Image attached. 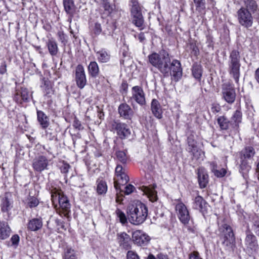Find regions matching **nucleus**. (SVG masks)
Returning <instances> with one entry per match:
<instances>
[{
  "instance_id": "f257e3e1",
  "label": "nucleus",
  "mask_w": 259,
  "mask_h": 259,
  "mask_svg": "<svg viewBox=\"0 0 259 259\" xmlns=\"http://www.w3.org/2000/svg\"><path fill=\"white\" fill-rule=\"evenodd\" d=\"M149 62L156 68L164 77L169 75L175 81H179L182 76L180 62L176 59L171 61L168 53L162 50L158 53H153L148 56Z\"/></svg>"
},
{
  "instance_id": "f03ea898",
  "label": "nucleus",
  "mask_w": 259,
  "mask_h": 259,
  "mask_svg": "<svg viewBox=\"0 0 259 259\" xmlns=\"http://www.w3.org/2000/svg\"><path fill=\"white\" fill-rule=\"evenodd\" d=\"M127 214L131 223L139 225L146 220L148 215V208L144 204L139 202L135 205L128 206Z\"/></svg>"
},
{
  "instance_id": "7ed1b4c3",
  "label": "nucleus",
  "mask_w": 259,
  "mask_h": 259,
  "mask_svg": "<svg viewBox=\"0 0 259 259\" xmlns=\"http://www.w3.org/2000/svg\"><path fill=\"white\" fill-rule=\"evenodd\" d=\"M219 232L220 241L225 249L233 250L235 246V238L231 226L223 224L219 226Z\"/></svg>"
},
{
  "instance_id": "20e7f679",
  "label": "nucleus",
  "mask_w": 259,
  "mask_h": 259,
  "mask_svg": "<svg viewBox=\"0 0 259 259\" xmlns=\"http://www.w3.org/2000/svg\"><path fill=\"white\" fill-rule=\"evenodd\" d=\"M52 201L55 207L58 203L59 207L57 212L61 215L66 218L69 217L70 213V204L67 197L61 192L52 193Z\"/></svg>"
},
{
  "instance_id": "39448f33",
  "label": "nucleus",
  "mask_w": 259,
  "mask_h": 259,
  "mask_svg": "<svg viewBox=\"0 0 259 259\" xmlns=\"http://www.w3.org/2000/svg\"><path fill=\"white\" fill-rule=\"evenodd\" d=\"M240 53L238 50H233L230 52L228 62L229 72L237 83L239 82L240 75Z\"/></svg>"
},
{
  "instance_id": "423d86ee",
  "label": "nucleus",
  "mask_w": 259,
  "mask_h": 259,
  "mask_svg": "<svg viewBox=\"0 0 259 259\" xmlns=\"http://www.w3.org/2000/svg\"><path fill=\"white\" fill-rule=\"evenodd\" d=\"M131 13L132 17L133 23L140 30L144 29V18L141 12V8L137 0H131Z\"/></svg>"
},
{
  "instance_id": "0eeeda50",
  "label": "nucleus",
  "mask_w": 259,
  "mask_h": 259,
  "mask_svg": "<svg viewBox=\"0 0 259 259\" xmlns=\"http://www.w3.org/2000/svg\"><path fill=\"white\" fill-rule=\"evenodd\" d=\"M112 131L116 132L120 139L123 140L130 137L131 132L128 125L119 120H114L111 123Z\"/></svg>"
},
{
  "instance_id": "6e6552de",
  "label": "nucleus",
  "mask_w": 259,
  "mask_h": 259,
  "mask_svg": "<svg viewBox=\"0 0 259 259\" xmlns=\"http://www.w3.org/2000/svg\"><path fill=\"white\" fill-rule=\"evenodd\" d=\"M134 101L141 106L146 104L145 93L140 86H134L132 89V96L130 97L127 102L134 107Z\"/></svg>"
},
{
  "instance_id": "1a4fd4ad",
  "label": "nucleus",
  "mask_w": 259,
  "mask_h": 259,
  "mask_svg": "<svg viewBox=\"0 0 259 259\" xmlns=\"http://www.w3.org/2000/svg\"><path fill=\"white\" fill-rule=\"evenodd\" d=\"M116 179H114V185L116 190H120V185H123L129 181L125 169L120 164H117L115 168Z\"/></svg>"
},
{
  "instance_id": "9d476101",
  "label": "nucleus",
  "mask_w": 259,
  "mask_h": 259,
  "mask_svg": "<svg viewBox=\"0 0 259 259\" xmlns=\"http://www.w3.org/2000/svg\"><path fill=\"white\" fill-rule=\"evenodd\" d=\"M237 18L239 24L245 28L252 26L253 17L251 13L246 9L240 8L237 11Z\"/></svg>"
},
{
  "instance_id": "9b49d317",
  "label": "nucleus",
  "mask_w": 259,
  "mask_h": 259,
  "mask_svg": "<svg viewBox=\"0 0 259 259\" xmlns=\"http://www.w3.org/2000/svg\"><path fill=\"white\" fill-rule=\"evenodd\" d=\"M175 209L181 222L184 225L188 224L191 217L186 205L183 203L180 202L176 205Z\"/></svg>"
},
{
  "instance_id": "f8f14e48",
  "label": "nucleus",
  "mask_w": 259,
  "mask_h": 259,
  "mask_svg": "<svg viewBox=\"0 0 259 259\" xmlns=\"http://www.w3.org/2000/svg\"><path fill=\"white\" fill-rule=\"evenodd\" d=\"M223 98L229 104H232L236 99L235 90L230 83L224 84L222 86Z\"/></svg>"
},
{
  "instance_id": "ddd939ff",
  "label": "nucleus",
  "mask_w": 259,
  "mask_h": 259,
  "mask_svg": "<svg viewBox=\"0 0 259 259\" xmlns=\"http://www.w3.org/2000/svg\"><path fill=\"white\" fill-rule=\"evenodd\" d=\"M245 245L247 251L250 253L256 252L258 249L257 238L256 236L250 231L246 232V236L245 239Z\"/></svg>"
},
{
  "instance_id": "4468645a",
  "label": "nucleus",
  "mask_w": 259,
  "mask_h": 259,
  "mask_svg": "<svg viewBox=\"0 0 259 259\" xmlns=\"http://www.w3.org/2000/svg\"><path fill=\"white\" fill-rule=\"evenodd\" d=\"M75 80L76 85L80 89H82L87 84V78L83 66L78 64L75 68Z\"/></svg>"
},
{
  "instance_id": "2eb2a0df",
  "label": "nucleus",
  "mask_w": 259,
  "mask_h": 259,
  "mask_svg": "<svg viewBox=\"0 0 259 259\" xmlns=\"http://www.w3.org/2000/svg\"><path fill=\"white\" fill-rule=\"evenodd\" d=\"M48 165V159L44 155H39L36 157L32 162V167L33 169L39 172L45 169H47Z\"/></svg>"
},
{
  "instance_id": "dca6fc26",
  "label": "nucleus",
  "mask_w": 259,
  "mask_h": 259,
  "mask_svg": "<svg viewBox=\"0 0 259 259\" xmlns=\"http://www.w3.org/2000/svg\"><path fill=\"white\" fill-rule=\"evenodd\" d=\"M132 238L134 243L139 246H145L150 241L149 236L141 230L133 232Z\"/></svg>"
},
{
  "instance_id": "f3484780",
  "label": "nucleus",
  "mask_w": 259,
  "mask_h": 259,
  "mask_svg": "<svg viewBox=\"0 0 259 259\" xmlns=\"http://www.w3.org/2000/svg\"><path fill=\"white\" fill-rule=\"evenodd\" d=\"M119 116L125 120H131L134 117V112L131 106L126 103H121L118 108Z\"/></svg>"
},
{
  "instance_id": "a211bd4d",
  "label": "nucleus",
  "mask_w": 259,
  "mask_h": 259,
  "mask_svg": "<svg viewBox=\"0 0 259 259\" xmlns=\"http://www.w3.org/2000/svg\"><path fill=\"white\" fill-rule=\"evenodd\" d=\"M117 240L120 248L128 250L131 248L132 241L131 237L125 232H121L117 234Z\"/></svg>"
},
{
  "instance_id": "6ab92c4d",
  "label": "nucleus",
  "mask_w": 259,
  "mask_h": 259,
  "mask_svg": "<svg viewBox=\"0 0 259 259\" xmlns=\"http://www.w3.org/2000/svg\"><path fill=\"white\" fill-rule=\"evenodd\" d=\"M11 194L6 193L1 199V208L3 212L9 213L13 207V201Z\"/></svg>"
},
{
  "instance_id": "aec40b11",
  "label": "nucleus",
  "mask_w": 259,
  "mask_h": 259,
  "mask_svg": "<svg viewBox=\"0 0 259 259\" xmlns=\"http://www.w3.org/2000/svg\"><path fill=\"white\" fill-rule=\"evenodd\" d=\"M208 204L200 196H196L193 203V208L199 210L203 215L207 212Z\"/></svg>"
},
{
  "instance_id": "412c9836",
  "label": "nucleus",
  "mask_w": 259,
  "mask_h": 259,
  "mask_svg": "<svg viewBox=\"0 0 259 259\" xmlns=\"http://www.w3.org/2000/svg\"><path fill=\"white\" fill-rule=\"evenodd\" d=\"M29 98L28 91L26 88L17 90L14 96V100L18 104H22L23 102H28Z\"/></svg>"
},
{
  "instance_id": "4be33fe9",
  "label": "nucleus",
  "mask_w": 259,
  "mask_h": 259,
  "mask_svg": "<svg viewBox=\"0 0 259 259\" xmlns=\"http://www.w3.org/2000/svg\"><path fill=\"white\" fill-rule=\"evenodd\" d=\"M242 114L240 109L236 110L230 119V124L235 132H238L239 124L242 121Z\"/></svg>"
},
{
  "instance_id": "5701e85b",
  "label": "nucleus",
  "mask_w": 259,
  "mask_h": 259,
  "mask_svg": "<svg viewBox=\"0 0 259 259\" xmlns=\"http://www.w3.org/2000/svg\"><path fill=\"white\" fill-rule=\"evenodd\" d=\"M198 182L201 188H204L208 183V175L205 168L200 167L197 170Z\"/></svg>"
},
{
  "instance_id": "b1692460",
  "label": "nucleus",
  "mask_w": 259,
  "mask_h": 259,
  "mask_svg": "<svg viewBox=\"0 0 259 259\" xmlns=\"http://www.w3.org/2000/svg\"><path fill=\"white\" fill-rule=\"evenodd\" d=\"M11 229L8 223L5 221H0V239L5 240L9 237Z\"/></svg>"
},
{
  "instance_id": "393cba45",
  "label": "nucleus",
  "mask_w": 259,
  "mask_h": 259,
  "mask_svg": "<svg viewBox=\"0 0 259 259\" xmlns=\"http://www.w3.org/2000/svg\"><path fill=\"white\" fill-rule=\"evenodd\" d=\"M151 110L154 116L158 119L162 117V110L161 105L156 99H153L151 103Z\"/></svg>"
},
{
  "instance_id": "a878e982",
  "label": "nucleus",
  "mask_w": 259,
  "mask_h": 259,
  "mask_svg": "<svg viewBox=\"0 0 259 259\" xmlns=\"http://www.w3.org/2000/svg\"><path fill=\"white\" fill-rule=\"evenodd\" d=\"M42 227V221L41 218H33L29 221L27 229L31 231H37Z\"/></svg>"
},
{
  "instance_id": "bb28decb",
  "label": "nucleus",
  "mask_w": 259,
  "mask_h": 259,
  "mask_svg": "<svg viewBox=\"0 0 259 259\" xmlns=\"http://www.w3.org/2000/svg\"><path fill=\"white\" fill-rule=\"evenodd\" d=\"M37 118L42 128H46L50 124L49 119L42 111L37 110Z\"/></svg>"
},
{
  "instance_id": "cd10ccee",
  "label": "nucleus",
  "mask_w": 259,
  "mask_h": 259,
  "mask_svg": "<svg viewBox=\"0 0 259 259\" xmlns=\"http://www.w3.org/2000/svg\"><path fill=\"white\" fill-rule=\"evenodd\" d=\"M156 186L153 185L152 187H145L143 190L145 194L152 202L156 201L157 199V192L155 190Z\"/></svg>"
},
{
  "instance_id": "c85d7f7f",
  "label": "nucleus",
  "mask_w": 259,
  "mask_h": 259,
  "mask_svg": "<svg viewBox=\"0 0 259 259\" xmlns=\"http://www.w3.org/2000/svg\"><path fill=\"white\" fill-rule=\"evenodd\" d=\"M255 153V150L252 147H246L241 152V159L244 160L250 159L254 156Z\"/></svg>"
},
{
  "instance_id": "c756f323",
  "label": "nucleus",
  "mask_w": 259,
  "mask_h": 259,
  "mask_svg": "<svg viewBox=\"0 0 259 259\" xmlns=\"http://www.w3.org/2000/svg\"><path fill=\"white\" fill-rule=\"evenodd\" d=\"M97 60L101 63L108 62L110 59V55L105 49H101L98 51H95Z\"/></svg>"
},
{
  "instance_id": "7c9ffc66",
  "label": "nucleus",
  "mask_w": 259,
  "mask_h": 259,
  "mask_svg": "<svg viewBox=\"0 0 259 259\" xmlns=\"http://www.w3.org/2000/svg\"><path fill=\"white\" fill-rule=\"evenodd\" d=\"M63 5L65 12L70 17H72L76 9L73 0H63Z\"/></svg>"
},
{
  "instance_id": "2f4dec72",
  "label": "nucleus",
  "mask_w": 259,
  "mask_h": 259,
  "mask_svg": "<svg viewBox=\"0 0 259 259\" xmlns=\"http://www.w3.org/2000/svg\"><path fill=\"white\" fill-rule=\"evenodd\" d=\"M88 70L89 75L94 78L97 77L99 74V68L96 61H92L90 63Z\"/></svg>"
},
{
  "instance_id": "473e14b6",
  "label": "nucleus",
  "mask_w": 259,
  "mask_h": 259,
  "mask_svg": "<svg viewBox=\"0 0 259 259\" xmlns=\"http://www.w3.org/2000/svg\"><path fill=\"white\" fill-rule=\"evenodd\" d=\"M192 73L194 77L200 81L202 74V67L201 65L195 63L192 68Z\"/></svg>"
},
{
  "instance_id": "72a5a7b5",
  "label": "nucleus",
  "mask_w": 259,
  "mask_h": 259,
  "mask_svg": "<svg viewBox=\"0 0 259 259\" xmlns=\"http://www.w3.org/2000/svg\"><path fill=\"white\" fill-rule=\"evenodd\" d=\"M47 45L50 54L52 56H56L58 52V48L56 41L53 39H49Z\"/></svg>"
},
{
  "instance_id": "f704fd0d",
  "label": "nucleus",
  "mask_w": 259,
  "mask_h": 259,
  "mask_svg": "<svg viewBox=\"0 0 259 259\" xmlns=\"http://www.w3.org/2000/svg\"><path fill=\"white\" fill-rule=\"evenodd\" d=\"M97 192L99 194H105L107 190V186L105 181L99 178L96 182Z\"/></svg>"
},
{
  "instance_id": "c9c22d12",
  "label": "nucleus",
  "mask_w": 259,
  "mask_h": 259,
  "mask_svg": "<svg viewBox=\"0 0 259 259\" xmlns=\"http://www.w3.org/2000/svg\"><path fill=\"white\" fill-rule=\"evenodd\" d=\"M251 167L248 164L246 160H241V162L240 165L239 171L242 174V176L244 178H246L247 177V174L250 170Z\"/></svg>"
},
{
  "instance_id": "e433bc0d",
  "label": "nucleus",
  "mask_w": 259,
  "mask_h": 259,
  "mask_svg": "<svg viewBox=\"0 0 259 259\" xmlns=\"http://www.w3.org/2000/svg\"><path fill=\"white\" fill-rule=\"evenodd\" d=\"M245 7L241 8L246 9L251 13H254L257 9V4L254 0H244Z\"/></svg>"
},
{
  "instance_id": "4c0bfd02",
  "label": "nucleus",
  "mask_w": 259,
  "mask_h": 259,
  "mask_svg": "<svg viewBox=\"0 0 259 259\" xmlns=\"http://www.w3.org/2000/svg\"><path fill=\"white\" fill-rule=\"evenodd\" d=\"M217 121L220 128L223 130H227L229 128L230 126H231L230 121H229L227 118L224 116L218 117Z\"/></svg>"
},
{
  "instance_id": "58836bf2",
  "label": "nucleus",
  "mask_w": 259,
  "mask_h": 259,
  "mask_svg": "<svg viewBox=\"0 0 259 259\" xmlns=\"http://www.w3.org/2000/svg\"><path fill=\"white\" fill-rule=\"evenodd\" d=\"M26 204L27 207L31 208L36 207L39 204V201L36 197L29 196L26 199Z\"/></svg>"
},
{
  "instance_id": "ea45409f",
  "label": "nucleus",
  "mask_w": 259,
  "mask_h": 259,
  "mask_svg": "<svg viewBox=\"0 0 259 259\" xmlns=\"http://www.w3.org/2000/svg\"><path fill=\"white\" fill-rule=\"evenodd\" d=\"M212 172L214 173V175L218 177H223L226 174V170L225 168H221L220 170H218L215 169L217 165L214 163L212 162L210 164Z\"/></svg>"
},
{
  "instance_id": "a19ab883",
  "label": "nucleus",
  "mask_w": 259,
  "mask_h": 259,
  "mask_svg": "<svg viewBox=\"0 0 259 259\" xmlns=\"http://www.w3.org/2000/svg\"><path fill=\"white\" fill-rule=\"evenodd\" d=\"M189 152L191 153L192 154V159L196 160H199L202 158L203 153L201 150L198 149L197 148L190 150Z\"/></svg>"
},
{
  "instance_id": "79ce46f5",
  "label": "nucleus",
  "mask_w": 259,
  "mask_h": 259,
  "mask_svg": "<svg viewBox=\"0 0 259 259\" xmlns=\"http://www.w3.org/2000/svg\"><path fill=\"white\" fill-rule=\"evenodd\" d=\"M117 218L119 219V222L123 225L127 223V218L125 213L120 209L117 208L115 211Z\"/></svg>"
},
{
  "instance_id": "37998d69",
  "label": "nucleus",
  "mask_w": 259,
  "mask_h": 259,
  "mask_svg": "<svg viewBox=\"0 0 259 259\" xmlns=\"http://www.w3.org/2000/svg\"><path fill=\"white\" fill-rule=\"evenodd\" d=\"M75 251L71 248H67L63 259H76Z\"/></svg>"
},
{
  "instance_id": "c03bdc74",
  "label": "nucleus",
  "mask_w": 259,
  "mask_h": 259,
  "mask_svg": "<svg viewBox=\"0 0 259 259\" xmlns=\"http://www.w3.org/2000/svg\"><path fill=\"white\" fill-rule=\"evenodd\" d=\"M117 159L122 164H125L127 161V156L125 153L123 151H118L116 152Z\"/></svg>"
},
{
  "instance_id": "a18cd8bd",
  "label": "nucleus",
  "mask_w": 259,
  "mask_h": 259,
  "mask_svg": "<svg viewBox=\"0 0 259 259\" xmlns=\"http://www.w3.org/2000/svg\"><path fill=\"white\" fill-rule=\"evenodd\" d=\"M43 88L44 93L46 96H50V95L53 94V90L52 88L49 85L48 81L45 80L44 82V86H41Z\"/></svg>"
},
{
  "instance_id": "49530a36",
  "label": "nucleus",
  "mask_w": 259,
  "mask_h": 259,
  "mask_svg": "<svg viewBox=\"0 0 259 259\" xmlns=\"http://www.w3.org/2000/svg\"><path fill=\"white\" fill-rule=\"evenodd\" d=\"M187 141L188 145V151H189L190 150H192L197 148L196 146V142L193 136H190L188 137Z\"/></svg>"
},
{
  "instance_id": "de8ad7c7",
  "label": "nucleus",
  "mask_w": 259,
  "mask_h": 259,
  "mask_svg": "<svg viewBox=\"0 0 259 259\" xmlns=\"http://www.w3.org/2000/svg\"><path fill=\"white\" fill-rule=\"evenodd\" d=\"M57 36L59 40L64 45H65L67 42V35L61 31H59L57 33Z\"/></svg>"
},
{
  "instance_id": "09e8293b",
  "label": "nucleus",
  "mask_w": 259,
  "mask_h": 259,
  "mask_svg": "<svg viewBox=\"0 0 259 259\" xmlns=\"http://www.w3.org/2000/svg\"><path fill=\"white\" fill-rule=\"evenodd\" d=\"M126 259H140L139 255L134 251H128L126 254Z\"/></svg>"
},
{
  "instance_id": "8fccbe9b",
  "label": "nucleus",
  "mask_w": 259,
  "mask_h": 259,
  "mask_svg": "<svg viewBox=\"0 0 259 259\" xmlns=\"http://www.w3.org/2000/svg\"><path fill=\"white\" fill-rule=\"evenodd\" d=\"M221 110V106L218 103H213L211 105V111L214 114L219 113Z\"/></svg>"
},
{
  "instance_id": "3c124183",
  "label": "nucleus",
  "mask_w": 259,
  "mask_h": 259,
  "mask_svg": "<svg viewBox=\"0 0 259 259\" xmlns=\"http://www.w3.org/2000/svg\"><path fill=\"white\" fill-rule=\"evenodd\" d=\"M93 32L96 35H99L102 32L101 24L99 23H96L93 28Z\"/></svg>"
},
{
  "instance_id": "603ef678",
  "label": "nucleus",
  "mask_w": 259,
  "mask_h": 259,
  "mask_svg": "<svg viewBox=\"0 0 259 259\" xmlns=\"http://www.w3.org/2000/svg\"><path fill=\"white\" fill-rule=\"evenodd\" d=\"M19 240H20V238L18 235L15 234V235H13L11 238V241L12 242V245L13 246H17L18 245Z\"/></svg>"
},
{
  "instance_id": "864d4df0",
  "label": "nucleus",
  "mask_w": 259,
  "mask_h": 259,
  "mask_svg": "<svg viewBox=\"0 0 259 259\" xmlns=\"http://www.w3.org/2000/svg\"><path fill=\"white\" fill-rule=\"evenodd\" d=\"M124 189L125 190L124 192L125 194L128 195L134 191V190L135 189V188L133 185L128 184L124 187Z\"/></svg>"
},
{
  "instance_id": "5fc2aeb1",
  "label": "nucleus",
  "mask_w": 259,
  "mask_h": 259,
  "mask_svg": "<svg viewBox=\"0 0 259 259\" xmlns=\"http://www.w3.org/2000/svg\"><path fill=\"white\" fill-rule=\"evenodd\" d=\"M70 168V166L69 164L64 162L60 167V170L62 173L66 174L68 172Z\"/></svg>"
},
{
  "instance_id": "6e6d98bb",
  "label": "nucleus",
  "mask_w": 259,
  "mask_h": 259,
  "mask_svg": "<svg viewBox=\"0 0 259 259\" xmlns=\"http://www.w3.org/2000/svg\"><path fill=\"white\" fill-rule=\"evenodd\" d=\"M196 8L203 9L205 7V0H193Z\"/></svg>"
},
{
  "instance_id": "4d7b16f0",
  "label": "nucleus",
  "mask_w": 259,
  "mask_h": 259,
  "mask_svg": "<svg viewBox=\"0 0 259 259\" xmlns=\"http://www.w3.org/2000/svg\"><path fill=\"white\" fill-rule=\"evenodd\" d=\"M7 72V64L5 61L2 63L0 66V74H4Z\"/></svg>"
},
{
  "instance_id": "13d9d810",
  "label": "nucleus",
  "mask_w": 259,
  "mask_h": 259,
  "mask_svg": "<svg viewBox=\"0 0 259 259\" xmlns=\"http://www.w3.org/2000/svg\"><path fill=\"white\" fill-rule=\"evenodd\" d=\"M73 125L75 128H77L78 130H80L82 128V125L80 121L76 118L74 119L73 121Z\"/></svg>"
},
{
  "instance_id": "bf43d9fd",
  "label": "nucleus",
  "mask_w": 259,
  "mask_h": 259,
  "mask_svg": "<svg viewBox=\"0 0 259 259\" xmlns=\"http://www.w3.org/2000/svg\"><path fill=\"white\" fill-rule=\"evenodd\" d=\"M189 259H202L197 252H193L189 255Z\"/></svg>"
},
{
  "instance_id": "052dcab7",
  "label": "nucleus",
  "mask_w": 259,
  "mask_h": 259,
  "mask_svg": "<svg viewBox=\"0 0 259 259\" xmlns=\"http://www.w3.org/2000/svg\"><path fill=\"white\" fill-rule=\"evenodd\" d=\"M253 227L256 235L259 237V222H255L253 225Z\"/></svg>"
},
{
  "instance_id": "680f3d73",
  "label": "nucleus",
  "mask_w": 259,
  "mask_h": 259,
  "mask_svg": "<svg viewBox=\"0 0 259 259\" xmlns=\"http://www.w3.org/2000/svg\"><path fill=\"white\" fill-rule=\"evenodd\" d=\"M104 8L105 10L108 11L109 13H111L113 10L112 7L108 3H106L104 4Z\"/></svg>"
},
{
  "instance_id": "e2e57ef3",
  "label": "nucleus",
  "mask_w": 259,
  "mask_h": 259,
  "mask_svg": "<svg viewBox=\"0 0 259 259\" xmlns=\"http://www.w3.org/2000/svg\"><path fill=\"white\" fill-rule=\"evenodd\" d=\"M254 78L256 81L259 84V67L255 71Z\"/></svg>"
},
{
  "instance_id": "0e129e2a",
  "label": "nucleus",
  "mask_w": 259,
  "mask_h": 259,
  "mask_svg": "<svg viewBox=\"0 0 259 259\" xmlns=\"http://www.w3.org/2000/svg\"><path fill=\"white\" fill-rule=\"evenodd\" d=\"M128 84L126 82H122L121 89L125 92H127V90Z\"/></svg>"
},
{
  "instance_id": "69168bd1",
  "label": "nucleus",
  "mask_w": 259,
  "mask_h": 259,
  "mask_svg": "<svg viewBox=\"0 0 259 259\" xmlns=\"http://www.w3.org/2000/svg\"><path fill=\"white\" fill-rule=\"evenodd\" d=\"M138 39L140 42H143L145 39V35L143 32H141L139 34L138 36Z\"/></svg>"
},
{
  "instance_id": "338daca9",
  "label": "nucleus",
  "mask_w": 259,
  "mask_h": 259,
  "mask_svg": "<svg viewBox=\"0 0 259 259\" xmlns=\"http://www.w3.org/2000/svg\"><path fill=\"white\" fill-rule=\"evenodd\" d=\"M56 223L57 225L61 226L62 228H63V226L62 225V222H61L60 220H56Z\"/></svg>"
},
{
  "instance_id": "774afa93",
  "label": "nucleus",
  "mask_w": 259,
  "mask_h": 259,
  "mask_svg": "<svg viewBox=\"0 0 259 259\" xmlns=\"http://www.w3.org/2000/svg\"><path fill=\"white\" fill-rule=\"evenodd\" d=\"M147 259H156V258L153 254H150L148 256Z\"/></svg>"
}]
</instances>
